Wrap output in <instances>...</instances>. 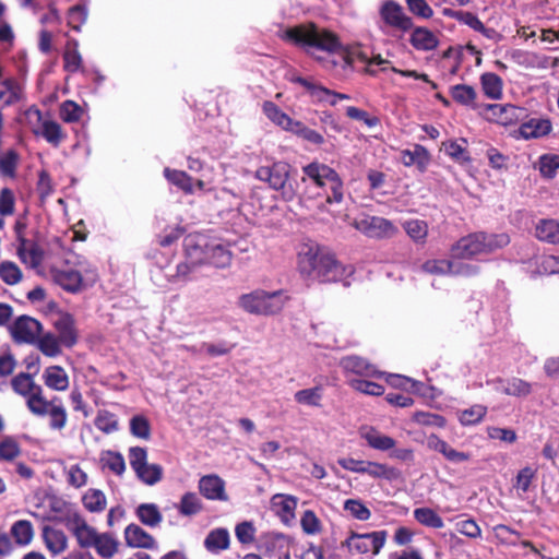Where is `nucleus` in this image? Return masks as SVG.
Listing matches in <instances>:
<instances>
[{"instance_id": "22", "label": "nucleus", "mask_w": 559, "mask_h": 559, "mask_svg": "<svg viewBox=\"0 0 559 559\" xmlns=\"http://www.w3.org/2000/svg\"><path fill=\"white\" fill-rule=\"evenodd\" d=\"M43 539L47 549L53 555H59L67 549L68 538L61 530L50 526L43 528Z\"/></svg>"}, {"instance_id": "8", "label": "nucleus", "mask_w": 559, "mask_h": 559, "mask_svg": "<svg viewBox=\"0 0 559 559\" xmlns=\"http://www.w3.org/2000/svg\"><path fill=\"white\" fill-rule=\"evenodd\" d=\"M385 538V531H377L365 534L352 532L343 543V546L347 547L350 552L355 551L360 555L371 552L372 555H377L383 547Z\"/></svg>"}, {"instance_id": "34", "label": "nucleus", "mask_w": 559, "mask_h": 559, "mask_svg": "<svg viewBox=\"0 0 559 559\" xmlns=\"http://www.w3.org/2000/svg\"><path fill=\"white\" fill-rule=\"evenodd\" d=\"M164 176L166 179L182 190L186 194H192L194 191L193 178L186 171L165 168Z\"/></svg>"}, {"instance_id": "55", "label": "nucleus", "mask_w": 559, "mask_h": 559, "mask_svg": "<svg viewBox=\"0 0 559 559\" xmlns=\"http://www.w3.org/2000/svg\"><path fill=\"white\" fill-rule=\"evenodd\" d=\"M486 414L487 407L477 404L462 411L460 413L459 420L463 426L476 425L481 421Z\"/></svg>"}, {"instance_id": "56", "label": "nucleus", "mask_w": 559, "mask_h": 559, "mask_svg": "<svg viewBox=\"0 0 559 559\" xmlns=\"http://www.w3.org/2000/svg\"><path fill=\"white\" fill-rule=\"evenodd\" d=\"M19 164V154L14 150H9L0 157V174L4 177L14 178Z\"/></svg>"}, {"instance_id": "53", "label": "nucleus", "mask_w": 559, "mask_h": 559, "mask_svg": "<svg viewBox=\"0 0 559 559\" xmlns=\"http://www.w3.org/2000/svg\"><path fill=\"white\" fill-rule=\"evenodd\" d=\"M130 432L132 436L148 440L151 438V424L143 415H135L130 419Z\"/></svg>"}, {"instance_id": "43", "label": "nucleus", "mask_w": 559, "mask_h": 559, "mask_svg": "<svg viewBox=\"0 0 559 559\" xmlns=\"http://www.w3.org/2000/svg\"><path fill=\"white\" fill-rule=\"evenodd\" d=\"M450 93L456 103L463 106L474 107L477 94L473 86L467 84H457L451 87Z\"/></svg>"}, {"instance_id": "30", "label": "nucleus", "mask_w": 559, "mask_h": 559, "mask_svg": "<svg viewBox=\"0 0 559 559\" xmlns=\"http://www.w3.org/2000/svg\"><path fill=\"white\" fill-rule=\"evenodd\" d=\"M135 514L140 522L148 527H156L163 521V515L155 503H141Z\"/></svg>"}, {"instance_id": "31", "label": "nucleus", "mask_w": 559, "mask_h": 559, "mask_svg": "<svg viewBox=\"0 0 559 559\" xmlns=\"http://www.w3.org/2000/svg\"><path fill=\"white\" fill-rule=\"evenodd\" d=\"M480 84L484 94L490 99H500L502 97V80L492 72H486L480 76Z\"/></svg>"}, {"instance_id": "64", "label": "nucleus", "mask_w": 559, "mask_h": 559, "mask_svg": "<svg viewBox=\"0 0 559 559\" xmlns=\"http://www.w3.org/2000/svg\"><path fill=\"white\" fill-rule=\"evenodd\" d=\"M536 477V469L531 466H525L520 469L515 476L513 487L522 492H526L534 478Z\"/></svg>"}, {"instance_id": "21", "label": "nucleus", "mask_w": 559, "mask_h": 559, "mask_svg": "<svg viewBox=\"0 0 559 559\" xmlns=\"http://www.w3.org/2000/svg\"><path fill=\"white\" fill-rule=\"evenodd\" d=\"M45 385L55 391H66L69 388V376L61 366H49L44 370Z\"/></svg>"}, {"instance_id": "37", "label": "nucleus", "mask_w": 559, "mask_h": 559, "mask_svg": "<svg viewBox=\"0 0 559 559\" xmlns=\"http://www.w3.org/2000/svg\"><path fill=\"white\" fill-rule=\"evenodd\" d=\"M119 543L108 533L98 534L93 547L104 559H111L118 551Z\"/></svg>"}, {"instance_id": "12", "label": "nucleus", "mask_w": 559, "mask_h": 559, "mask_svg": "<svg viewBox=\"0 0 559 559\" xmlns=\"http://www.w3.org/2000/svg\"><path fill=\"white\" fill-rule=\"evenodd\" d=\"M340 367L345 373H354L366 378H381L385 373L378 370L369 360L357 355H348L340 360Z\"/></svg>"}, {"instance_id": "29", "label": "nucleus", "mask_w": 559, "mask_h": 559, "mask_svg": "<svg viewBox=\"0 0 559 559\" xmlns=\"http://www.w3.org/2000/svg\"><path fill=\"white\" fill-rule=\"evenodd\" d=\"M11 386L16 394L25 397L26 400L29 395L34 394L38 388H41L35 383L33 374L28 372H20L14 376L11 380Z\"/></svg>"}, {"instance_id": "5", "label": "nucleus", "mask_w": 559, "mask_h": 559, "mask_svg": "<svg viewBox=\"0 0 559 559\" xmlns=\"http://www.w3.org/2000/svg\"><path fill=\"white\" fill-rule=\"evenodd\" d=\"M292 166L283 160H272L259 166L254 171V178L267 185L274 191L280 192L281 199L289 202L297 194V190L290 181Z\"/></svg>"}, {"instance_id": "38", "label": "nucleus", "mask_w": 559, "mask_h": 559, "mask_svg": "<svg viewBox=\"0 0 559 559\" xmlns=\"http://www.w3.org/2000/svg\"><path fill=\"white\" fill-rule=\"evenodd\" d=\"M100 464L103 468H108L118 476L126 471V462L121 453L116 451H104L100 454Z\"/></svg>"}, {"instance_id": "46", "label": "nucleus", "mask_w": 559, "mask_h": 559, "mask_svg": "<svg viewBox=\"0 0 559 559\" xmlns=\"http://www.w3.org/2000/svg\"><path fill=\"white\" fill-rule=\"evenodd\" d=\"M40 134L48 143L53 146H58L64 138L61 126L52 120H46L41 124Z\"/></svg>"}, {"instance_id": "18", "label": "nucleus", "mask_w": 559, "mask_h": 559, "mask_svg": "<svg viewBox=\"0 0 559 559\" xmlns=\"http://www.w3.org/2000/svg\"><path fill=\"white\" fill-rule=\"evenodd\" d=\"M58 332V340L68 348L73 347L78 342V333L74 326V319L71 314L64 313L55 322Z\"/></svg>"}, {"instance_id": "58", "label": "nucleus", "mask_w": 559, "mask_h": 559, "mask_svg": "<svg viewBox=\"0 0 559 559\" xmlns=\"http://www.w3.org/2000/svg\"><path fill=\"white\" fill-rule=\"evenodd\" d=\"M290 132L316 145H321L324 142L322 134L308 128L301 121L296 120Z\"/></svg>"}, {"instance_id": "15", "label": "nucleus", "mask_w": 559, "mask_h": 559, "mask_svg": "<svg viewBox=\"0 0 559 559\" xmlns=\"http://www.w3.org/2000/svg\"><path fill=\"white\" fill-rule=\"evenodd\" d=\"M124 540L129 547L153 549L156 547L155 538L138 524H129L124 528Z\"/></svg>"}, {"instance_id": "13", "label": "nucleus", "mask_w": 559, "mask_h": 559, "mask_svg": "<svg viewBox=\"0 0 559 559\" xmlns=\"http://www.w3.org/2000/svg\"><path fill=\"white\" fill-rule=\"evenodd\" d=\"M209 246L210 243L203 235L190 234L186 236L183 239L186 259L193 265L205 263Z\"/></svg>"}, {"instance_id": "4", "label": "nucleus", "mask_w": 559, "mask_h": 559, "mask_svg": "<svg viewBox=\"0 0 559 559\" xmlns=\"http://www.w3.org/2000/svg\"><path fill=\"white\" fill-rule=\"evenodd\" d=\"M302 171L318 188L329 187L330 192L325 191L324 202L318 205L320 211H325L326 204H338L343 201L344 183L333 168L325 164L312 162L302 167Z\"/></svg>"}, {"instance_id": "32", "label": "nucleus", "mask_w": 559, "mask_h": 559, "mask_svg": "<svg viewBox=\"0 0 559 559\" xmlns=\"http://www.w3.org/2000/svg\"><path fill=\"white\" fill-rule=\"evenodd\" d=\"M231 262V252L223 245H210L206 252L205 263L215 267H226Z\"/></svg>"}, {"instance_id": "35", "label": "nucleus", "mask_w": 559, "mask_h": 559, "mask_svg": "<svg viewBox=\"0 0 559 559\" xmlns=\"http://www.w3.org/2000/svg\"><path fill=\"white\" fill-rule=\"evenodd\" d=\"M11 536L19 546H27L34 537V528L29 521L19 520L13 523L10 530Z\"/></svg>"}, {"instance_id": "51", "label": "nucleus", "mask_w": 559, "mask_h": 559, "mask_svg": "<svg viewBox=\"0 0 559 559\" xmlns=\"http://www.w3.org/2000/svg\"><path fill=\"white\" fill-rule=\"evenodd\" d=\"M136 477L145 485L153 486L162 480L163 467L158 464H146L135 472Z\"/></svg>"}, {"instance_id": "39", "label": "nucleus", "mask_w": 559, "mask_h": 559, "mask_svg": "<svg viewBox=\"0 0 559 559\" xmlns=\"http://www.w3.org/2000/svg\"><path fill=\"white\" fill-rule=\"evenodd\" d=\"M177 509L181 515L192 516L202 511L203 504L195 492L189 491L181 497Z\"/></svg>"}, {"instance_id": "24", "label": "nucleus", "mask_w": 559, "mask_h": 559, "mask_svg": "<svg viewBox=\"0 0 559 559\" xmlns=\"http://www.w3.org/2000/svg\"><path fill=\"white\" fill-rule=\"evenodd\" d=\"M56 402H60L59 397H53L52 400L48 401L44 396L43 388H38L37 391L34 392V394L29 395V397L26 400V406L28 411L38 417H44L48 414L49 409L56 404Z\"/></svg>"}, {"instance_id": "63", "label": "nucleus", "mask_w": 559, "mask_h": 559, "mask_svg": "<svg viewBox=\"0 0 559 559\" xmlns=\"http://www.w3.org/2000/svg\"><path fill=\"white\" fill-rule=\"evenodd\" d=\"M82 114V108L73 100H66L60 106V117L64 122H78Z\"/></svg>"}, {"instance_id": "41", "label": "nucleus", "mask_w": 559, "mask_h": 559, "mask_svg": "<svg viewBox=\"0 0 559 559\" xmlns=\"http://www.w3.org/2000/svg\"><path fill=\"white\" fill-rule=\"evenodd\" d=\"M273 507L276 508V513L285 521L294 518V511L297 506V500L290 496L276 495L272 499Z\"/></svg>"}, {"instance_id": "42", "label": "nucleus", "mask_w": 559, "mask_h": 559, "mask_svg": "<svg viewBox=\"0 0 559 559\" xmlns=\"http://www.w3.org/2000/svg\"><path fill=\"white\" fill-rule=\"evenodd\" d=\"M36 341L38 349L47 357H57L62 353V344L52 333H46Z\"/></svg>"}, {"instance_id": "50", "label": "nucleus", "mask_w": 559, "mask_h": 559, "mask_svg": "<svg viewBox=\"0 0 559 559\" xmlns=\"http://www.w3.org/2000/svg\"><path fill=\"white\" fill-rule=\"evenodd\" d=\"M352 389L371 396H380L384 393L383 385L366 379H352L348 381Z\"/></svg>"}, {"instance_id": "28", "label": "nucleus", "mask_w": 559, "mask_h": 559, "mask_svg": "<svg viewBox=\"0 0 559 559\" xmlns=\"http://www.w3.org/2000/svg\"><path fill=\"white\" fill-rule=\"evenodd\" d=\"M362 474H367L372 478H381L390 481L396 480L401 477V472L397 468L371 461H367Z\"/></svg>"}, {"instance_id": "49", "label": "nucleus", "mask_w": 559, "mask_h": 559, "mask_svg": "<svg viewBox=\"0 0 559 559\" xmlns=\"http://www.w3.org/2000/svg\"><path fill=\"white\" fill-rule=\"evenodd\" d=\"M83 504L91 512H102L106 508V496L99 489H90L83 496Z\"/></svg>"}, {"instance_id": "48", "label": "nucleus", "mask_w": 559, "mask_h": 559, "mask_svg": "<svg viewBox=\"0 0 559 559\" xmlns=\"http://www.w3.org/2000/svg\"><path fill=\"white\" fill-rule=\"evenodd\" d=\"M294 397L298 404L318 407L321 405L322 388L314 386L299 390L295 393Z\"/></svg>"}, {"instance_id": "6", "label": "nucleus", "mask_w": 559, "mask_h": 559, "mask_svg": "<svg viewBox=\"0 0 559 559\" xmlns=\"http://www.w3.org/2000/svg\"><path fill=\"white\" fill-rule=\"evenodd\" d=\"M287 300L288 297L282 290L267 293L257 289L249 294H242L238 299V305L251 314L274 316L283 310Z\"/></svg>"}, {"instance_id": "2", "label": "nucleus", "mask_w": 559, "mask_h": 559, "mask_svg": "<svg viewBox=\"0 0 559 559\" xmlns=\"http://www.w3.org/2000/svg\"><path fill=\"white\" fill-rule=\"evenodd\" d=\"M298 267L301 275L320 283L338 282L345 274L344 266L333 255L313 246H306L299 252Z\"/></svg>"}, {"instance_id": "19", "label": "nucleus", "mask_w": 559, "mask_h": 559, "mask_svg": "<svg viewBox=\"0 0 559 559\" xmlns=\"http://www.w3.org/2000/svg\"><path fill=\"white\" fill-rule=\"evenodd\" d=\"M409 43L416 50L430 51L438 47L439 39L427 27L413 26Z\"/></svg>"}, {"instance_id": "10", "label": "nucleus", "mask_w": 559, "mask_h": 559, "mask_svg": "<svg viewBox=\"0 0 559 559\" xmlns=\"http://www.w3.org/2000/svg\"><path fill=\"white\" fill-rule=\"evenodd\" d=\"M383 23L402 33L411 31L414 26L413 20L408 16L401 4L393 0H385L379 11Z\"/></svg>"}, {"instance_id": "16", "label": "nucleus", "mask_w": 559, "mask_h": 559, "mask_svg": "<svg viewBox=\"0 0 559 559\" xmlns=\"http://www.w3.org/2000/svg\"><path fill=\"white\" fill-rule=\"evenodd\" d=\"M430 154L426 147L415 144L413 148L403 150L401 152V162L404 166H416L420 173H425L430 163Z\"/></svg>"}, {"instance_id": "36", "label": "nucleus", "mask_w": 559, "mask_h": 559, "mask_svg": "<svg viewBox=\"0 0 559 559\" xmlns=\"http://www.w3.org/2000/svg\"><path fill=\"white\" fill-rule=\"evenodd\" d=\"M205 548L211 552H218L229 547V533L226 528H215L211 531L205 540Z\"/></svg>"}, {"instance_id": "61", "label": "nucleus", "mask_w": 559, "mask_h": 559, "mask_svg": "<svg viewBox=\"0 0 559 559\" xmlns=\"http://www.w3.org/2000/svg\"><path fill=\"white\" fill-rule=\"evenodd\" d=\"M27 228V224L25 218H17L14 224V233L16 240L19 241L17 247V255L22 262H26V245H28V239L25 237V230Z\"/></svg>"}, {"instance_id": "59", "label": "nucleus", "mask_w": 559, "mask_h": 559, "mask_svg": "<svg viewBox=\"0 0 559 559\" xmlns=\"http://www.w3.org/2000/svg\"><path fill=\"white\" fill-rule=\"evenodd\" d=\"M50 417L49 427L53 430H61L66 427L68 415L64 406L61 401L56 402L53 406L49 409L48 414Z\"/></svg>"}, {"instance_id": "52", "label": "nucleus", "mask_w": 559, "mask_h": 559, "mask_svg": "<svg viewBox=\"0 0 559 559\" xmlns=\"http://www.w3.org/2000/svg\"><path fill=\"white\" fill-rule=\"evenodd\" d=\"M22 271L16 263L11 261H3L0 263V278L7 285H15L22 280Z\"/></svg>"}, {"instance_id": "14", "label": "nucleus", "mask_w": 559, "mask_h": 559, "mask_svg": "<svg viewBox=\"0 0 559 559\" xmlns=\"http://www.w3.org/2000/svg\"><path fill=\"white\" fill-rule=\"evenodd\" d=\"M200 493L209 500L227 501L225 481L215 474L202 476L199 480Z\"/></svg>"}, {"instance_id": "23", "label": "nucleus", "mask_w": 559, "mask_h": 559, "mask_svg": "<svg viewBox=\"0 0 559 559\" xmlns=\"http://www.w3.org/2000/svg\"><path fill=\"white\" fill-rule=\"evenodd\" d=\"M262 110L269 120L285 131L290 132L293 124L296 122V120L292 119L275 103L271 100H265L262 104Z\"/></svg>"}, {"instance_id": "57", "label": "nucleus", "mask_w": 559, "mask_h": 559, "mask_svg": "<svg viewBox=\"0 0 559 559\" xmlns=\"http://www.w3.org/2000/svg\"><path fill=\"white\" fill-rule=\"evenodd\" d=\"M452 267H454V261L451 260H428L420 266L423 272L435 275L450 274Z\"/></svg>"}, {"instance_id": "62", "label": "nucleus", "mask_w": 559, "mask_h": 559, "mask_svg": "<svg viewBox=\"0 0 559 559\" xmlns=\"http://www.w3.org/2000/svg\"><path fill=\"white\" fill-rule=\"evenodd\" d=\"M405 231L416 242L424 241L428 234V226L424 221L412 219L404 224Z\"/></svg>"}, {"instance_id": "11", "label": "nucleus", "mask_w": 559, "mask_h": 559, "mask_svg": "<svg viewBox=\"0 0 559 559\" xmlns=\"http://www.w3.org/2000/svg\"><path fill=\"white\" fill-rule=\"evenodd\" d=\"M66 526L73 533L78 544L82 548L93 547L99 534L94 527L90 526L78 512L69 514L66 521Z\"/></svg>"}, {"instance_id": "26", "label": "nucleus", "mask_w": 559, "mask_h": 559, "mask_svg": "<svg viewBox=\"0 0 559 559\" xmlns=\"http://www.w3.org/2000/svg\"><path fill=\"white\" fill-rule=\"evenodd\" d=\"M83 67V59L79 52V43L75 39H70L66 44L63 52V69L67 72L75 73Z\"/></svg>"}, {"instance_id": "7", "label": "nucleus", "mask_w": 559, "mask_h": 559, "mask_svg": "<svg viewBox=\"0 0 559 559\" xmlns=\"http://www.w3.org/2000/svg\"><path fill=\"white\" fill-rule=\"evenodd\" d=\"M353 226L370 238H390L397 233L396 226L391 221L368 214L356 217Z\"/></svg>"}, {"instance_id": "1", "label": "nucleus", "mask_w": 559, "mask_h": 559, "mask_svg": "<svg viewBox=\"0 0 559 559\" xmlns=\"http://www.w3.org/2000/svg\"><path fill=\"white\" fill-rule=\"evenodd\" d=\"M278 36L305 49L307 53L322 62L325 69H334L337 66L347 69L355 62L354 53L343 47L334 33L319 28L313 23L287 27Z\"/></svg>"}, {"instance_id": "20", "label": "nucleus", "mask_w": 559, "mask_h": 559, "mask_svg": "<svg viewBox=\"0 0 559 559\" xmlns=\"http://www.w3.org/2000/svg\"><path fill=\"white\" fill-rule=\"evenodd\" d=\"M52 278L56 284L70 293H78L82 287V275L75 270H52Z\"/></svg>"}, {"instance_id": "25", "label": "nucleus", "mask_w": 559, "mask_h": 559, "mask_svg": "<svg viewBox=\"0 0 559 559\" xmlns=\"http://www.w3.org/2000/svg\"><path fill=\"white\" fill-rule=\"evenodd\" d=\"M497 383L502 384L501 392L506 395L515 397H526L532 393V384L521 378L501 379L496 380Z\"/></svg>"}, {"instance_id": "17", "label": "nucleus", "mask_w": 559, "mask_h": 559, "mask_svg": "<svg viewBox=\"0 0 559 559\" xmlns=\"http://www.w3.org/2000/svg\"><path fill=\"white\" fill-rule=\"evenodd\" d=\"M427 447L430 450L441 453L448 461L452 463L465 462L471 457L469 453L456 451L447 441L440 439L437 435L433 433L427 437Z\"/></svg>"}, {"instance_id": "27", "label": "nucleus", "mask_w": 559, "mask_h": 559, "mask_svg": "<svg viewBox=\"0 0 559 559\" xmlns=\"http://www.w3.org/2000/svg\"><path fill=\"white\" fill-rule=\"evenodd\" d=\"M535 236L548 243H559V222L556 219H540L535 227Z\"/></svg>"}, {"instance_id": "33", "label": "nucleus", "mask_w": 559, "mask_h": 559, "mask_svg": "<svg viewBox=\"0 0 559 559\" xmlns=\"http://www.w3.org/2000/svg\"><path fill=\"white\" fill-rule=\"evenodd\" d=\"M551 128V123L547 119H531L521 126L520 132L523 138L532 139L547 135Z\"/></svg>"}, {"instance_id": "47", "label": "nucleus", "mask_w": 559, "mask_h": 559, "mask_svg": "<svg viewBox=\"0 0 559 559\" xmlns=\"http://www.w3.org/2000/svg\"><path fill=\"white\" fill-rule=\"evenodd\" d=\"M21 453V447L13 437L5 436L0 441V462H13Z\"/></svg>"}, {"instance_id": "3", "label": "nucleus", "mask_w": 559, "mask_h": 559, "mask_svg": "<svg viewBox=\"0 0 559 559\" xmlns=\"http://www.w3.org/2000/svg\"><path fill=\"white\" fill-rule=\"evenodd\" d=\"M509 243L510 237L507 234L472 233L460 238L451 247V255L453 259L471 260L477 255L490 254Z\"/></svg>"}, {"instance_id": "45", "label": "nucleus", "mask_w": 559, "mask_h": 559, "mask_svg": "<svg viewBox=\"0 0 559 559\" xmlns=\"http://www.w3.org/2000/svg\"><path fill=\"white\" fill-rule=\"evenodd\" d=\"M94 424L98 430L107 435L117 431L119 427L116 415L107 409L98 411Z\"/></svg>"}, {"instance_id": "44", "label": "nucleus", "mask_w": 559, "mask_h": 559, "mask_svg": "<svg viewBox=\"0 0 559 559\" xmlns=\"http://www.w3.org/2000/svg\"><path fill=\"white\" fill-rule=\"evenodd\" d=\"M369 447L380 451H388L395 447L396 442L393 438L381 435L377 430L371 429L364 435Z\"/></svg>"}, {"instance_id": "40", "label": "nucleus", "mask_w": 559, "mask_h": 559, "mask_svg": "<svg viewBox=\"0 0 559 559\" xmlns=\"http://www.w3.org/2000/svg\"><path fill=\"white\" fill-rule=\"evenodd\" d=\"M415 520L424 526L442 528L444 523L441 516L432 509L423 507L414 510Z\"/></svg>"}, {"instance_id": "9", "label": "nucleus", "mask_w": 559, "mask_h": 559, "mask_svg": "<svg viewBox=\"0 0 559 559\" xmlns=\"http://www.w3.org/2000/svg\"><path fill=\"white\" fill-rule=\"evenodd\" d=\"M41 330V323L26 314L17 317L9 326L12 340L16 344H34Z\"/></svg>"}, {"instance_id": "60", "label": "nucleus", "mask_w": 559, "mask_h": 559, "mask_svg": "<svg viewBox=\"0 0 559 559\" xmlns=\"http://www.w3.org/2000/svg\"><path fill=\"white\" fill-rule=\"evenodd\" d=\"M344 510L359 521H367L371 516L370 510L359 499H347L344 502Z\"/></svg>"}, {"instance_id": "54", "label": "nucleus", "mask_w": 559, "mask_h": 559, "mask_svg": "<svg viewBox=\"0 0 559 559\" xmlns=\"http://www.w3.org/2000/svg\"><path fill=\"white\" fill-rule=\"evenodd\" d=\"M559 169L558 154H544L538 159V170L545 178H554Z\"/></svg>"}]
</instances>
